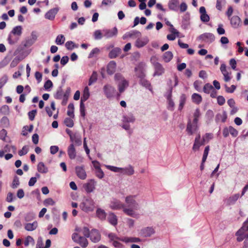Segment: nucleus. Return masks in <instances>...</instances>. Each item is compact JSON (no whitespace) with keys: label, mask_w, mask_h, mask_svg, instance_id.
<instances>
[{"label":"nucleus","mask_w":248,"mask_h":248,"mask_svg":"<svg viewBox=\"0 0 248 248\" xmlns=\"http://www.w3.org/2000/svg\"><path fill=\"white\" fill-rule=\"evenodd\" d=\"M109 207L112 210H123V212L127 216H134V213L132 210L126 208V206L120 200L113 199L109 203Z\"/></svg>","instance_id":"f257e3e1"},{"label":"nucleus","mask_w":248,"mask_h":248,"mask_svg":"<svg viewBox=\"0 0 248 248\" xmlns=\"http://www.w3.org/2000/svg\"><path fill=\"white\" fill-rule=\"evenodd\" d=\"M237 240L241 242L245 239L244 244L246 247H248V218L244 222L242 227L236 232Z\"/></svg>","instance_id":"f03ea898"},{"label":"nucleus","mask_w":248,"mask_h":248,"mask_svg":"<svg viewBox=\"0 0 248 248\" xmlns=\"http://www.w3.org/2000/svg\"><path fill=\"white\" fill-rule=\"evenodd\" d=\"M136 195H129L125 197V202L127 205L126 208L132 210L134 213V216H130L131 217L138 218L139 215L136 212V210L140 209L139 204L135 200Z\"/></svg>","instance_id":"7ed1b4c3"},{"label":"nucleus","mask_w":248,"mask_h":248,"mask_svg":"<svg viewBox=\"0 0 248 248\" xmlns=\"http://www.w3.org/2000/svg\"><path fill=\"white\" fill-rule=\"evenodd\" d=\"M114 80L120 93H124L129 86V81L120 73L115 75Z\"/></svg>","instance_id":"20e7f679"},{"label":"nucleus","mask_w":248,"mask_h":248,"mask_svg":"<svg viewBox=\"0 0 248 248\" xmlns=\"http://www.w3.org/2000/svg\"><path fill=\"white\" fill-rule=\"evenodd\" d=\"M95 202L91 197H87L83 200L80 204V208L84 212L89 213L93 211L95 207Z\"/></svg>","instance_id":"39448f33"},{"label":"nucleus","mask_w":248,"mask_h":248,"mask_svg":"<svg viewBox=\"0 0 248 248\" xmlns=\"http://www.w3.org/2000/svg\"><path fill=\"white\" fill-rule=\"evenodd\" d=\"M38 36L35 31H32L31 36L27 37L23 42V46L28 48L33 45L37 40Z\"/></svg>","instance_id":"423d86ee"},{"label":"nucleus","mask_w":248,"mask_h":248,"mask_svg":"<svg viewBox=\"0 0 248 248\" xmlns=\"http://www.w3.org/2000/svg\"><path fill=\"white\" fill-rule=\"evenodd\" d=\"M199 129L198 123L192 121L191 119H188L186 131L189 135H192Z\"/></svg>","instance_id":"0eeeda50"},{"label":"nucleus","mask_w":248,"mask_h":248,"mask_svg":"<svg viewBox=\"0 0 248 248\" xmlns=\"http://www.w3.org/2000/svg\"><path fill=\"white\" fill-rule=\"evenodd\" d=\"M103 91L107 98L113 97L116 92L115 88L110 84H105L103 88Z\"/></svg>","instance_id":"6e6552de"},{"label":"nucleus","mask_w":248,"mask_h":248,"mask_svg":"<svg viewBox=\"0 0 248 248\" xmlns=\"http://www.w3.org/2000/svg\"><path fill=\"white\" fill-rule=\"evenodd\" d=\"M72 238L74 242L79 244L83 248H86L88 245L87 239L85 237L80 236L77 233H74L72 234Z\"/></svg>","instance_id":"1a4fd4ad"},{"label":"nucleus","mask_w":248,"mask_h":248,"mask_svg":"<svg viewBox=\"0 0 248 248\" xmlns=\"http://www.w3.org/2000/svg\"><path fill=\"white\" fill-rule=\"evenodd\" d=\"M199 39L204 42L211 43L214 41L215 37L212 33L206 32L200 35Z\"/></svg>","instance_id":"9d476101"},{"label":"nucleus","mask_w":248,"mask_h":248,"mask_svg":"<svg viewBox=\"0 0 248 248\" xmlns=\"http://www.w3.org/2000/svg\"><path fill=\"white\" fill-rule=\"evenodd\" d=\"M172 88L170 87V90L166 93L165 96L167 100L168 108L170 110H173L174 103L171 98Z\"/></svg>","instance_id":"9b49d317"},{"label":"nucleus","mask_w":248,"mask_h":248,"mask_svg":"<svg viewBox=\"0 0 248 248\" xmlns=\"http://www.w3.org/2000/svg\"><path fill=\"white\" fill-rule=\"evenodd\" d=\"M220 70L224 76V81L226 82L229 81L231 79V73L227 70L226 65L225 63H222L221 64Z\"/></svg>","instance_id":"f8f14e48"},{"label":"nucleus","mask_w":248,"mask_h":248,"mask_svg":"<svg viewBox=\"0 0 248 248\" xmlns=\"http://www.w3.org/2000/svg\"><path fill=\"white\" fill-rule=\"evenodd\" d=\"M104 36L106 38H109L116 36L118 34V30L116 27H114L111 30H103L102 31Z\"/></svg>","instance_id":"ddd939ff"},{"label":"nucleus","mask_w":248,"mask_h":248,"mask_svg":"<svg viewBox=\"0 0 248 248\" xmlns=\"http://www.w3.org/2000/svg\"><path fill=\"white\" fill-rule=\"evenodd\" d=\"M76 172L78 177L81 180H84L87 177V174L84 166H77L75 168Z\"/></svg>","instance_id":"4468645a"},{"label":"nucleus","mask_w":248,"mask_h":248,"mask_svg":"<svg viewBox=\"0 0 248 248\" xmlns=\"http://www.w3.org/2000/svg\"><path fill=\"white\" fill-rule=\"evenodd\" d=\"M90 238L93 242L97 243L100 241L101 235L97 230L93 229L90 232Z\"/></svg>","instance_id":"2eb2a0df"},{"label":"nucleus","mask_w":248,"mask_h":248,"mask_svg":"<svg viewBox=\"0 0 248 248\" xmlns=\"http://www.w3.org/2000/svg\"><path fill=\"white\" fill-rule=\"evenodd\" d=\"M96 182L94 179H91L89 182L84 185V187L87 193L93 192L95 189Z\"/></svg>","instance_id":"dca6fc26"},{"label":"nucleus","mask_w":248,"mask_h":248,"mask_svg":"<svg viewBox=\"0 0 248 248\" xmlns=\"http://www.w3.org/2000/svg\"><path fill=\"white\" fill-rule=\"evenodd\" d=\"M199 12L201 14L200 19L203 22H207L210 20V17L207 14L205 8L202 6L200 8Z\"/></svg>","instance_id":"f3484780"},{"label":"nucleus","mask_w":248,"mask_h":248,"mask_svg":"<svg viewBox=\"0 0 248 248\" xmlns=\"http://www.w3.org/2000/svg\"><path fill=\"white\" fill-rule=\"evenodd\" d=\"M58 11V8H54L50 9L45 14V18L50 20H53Z\"/></svg>","instance_id":"a211bd4d"},{"label":"nucleus","mask_w":248,"mask_h":248,"mask_svg":"<svg viewBox=\"0 0 248 248\" xmlns=\"http://www.w3.org/2000/svg\"><path fill=\"white\" fill-rule=\"evenodd\" d=\"M154 232V229L152 227H146L141 229L140 234L143 237H149Z\"/></svg>","instance_id":"6ab92c4d"},{"label":"nucleus","mask_w":248,"mask_h":248,"mask_svg":"<svg viewBox=\"0 0 248 248\" xmlns=\"http://www.w3.org/2000/svg\"><path fill=\"white\" fill-rule=\"evenodd\" d=\"M136 76L140 79L143 78L145 77L144 70L142 65L140 64L135 68Z\"/></svg>","instance_id":"aec40b11"},{"label":"nucleus","mask_w":248,"mask_h":248,"mask_svg":"<svg viewBox=\"0 0 248 248\" xmlns=\"http://www.w3.org/2000/svg\"><path fill=\"white\" fill-rule=\"evenodd\" d=\"M67 154L69 157L71 159H74L76 158L77 153L76 149L73 144H71L67 148Z\"/></svg>","instance_id":"412c9836"},{"label":"nucleus","mask_w":248,"mask_h":248,"mask_svg":"<svg viewBox=\"0 0 248 248\" xmlns=\"http://www.w3.org/2000/svg\"><path fill=\"white\" fill-rule=\"evenodd\" d=\"M179 0H170L168 3V7L171 10L177 11L179 9Z\"/></svg>","instance_id":"4be33fe9"},{"label":"nucleus","mask_w":248,"mask_h":248,"mask_svg":"<svg viewBox=\"0 0 248 248\" xmlns=\"http://www.w3.org/2000/svg\"><path fill=\"white\" fill-rule=\"evenodd\" d=\"M229 19L230 20L231 24L233 28H237L239 26L241 21L239 16H234Z\"/></svg>","instance_id":"5701e85b"},{"label":"nucleus","mask_w":248,"mask_h":248,"mask_svg":"<svg viewBox=\"0 0 248 248\" xmlns=\"http://www.w3.org/2000/svg\"><path fill=\"white\" fill-rule=\"evenodd\" d=\"M38 227V223L34 221L32 223H27L24 224V228L27 231H33Z\"/></svg>","instance_id":"b1692460"},{"label":"nucleus","mask_w":248,"mask_h":248,"mask_svg":"<svg viewBox=\"0 0 248 248\" xmlns=\"http://www.w3.org/2000/svg\"><path fill=\"white\" fill-rule=\"evenodd\" d=\"M149 42V39L147 37L142 38H138L136 42V46L138 47H141L146 45Z\"/></svg>","instance_id":"393cba45"},{"label":"nucleus","mask_w":248,"mask_h":248,"mask_svg":"<svg viewBox=\"0 0 248 248\" xmlns=\"http://www.w3.org/2000/svg\"><path fill=\"white\" fill-rule=\"evenodd\" d=\"M134 173V170L133 167L129 165L128 167L125 168H122L121 170V174L126 175H132Z\"/></svg>","instance_id":"a878e982"},{"label":"nucleus","mask_w":248,"mask_h":248,"mask_svg":"<svg viewBox=\"0 0 248 248\" xmlns=\"http://www.w3.org/2000/svg\"><path fill=\"white\" fill-rule=\"evenodd\" d=\"M96 216L99 219L104 220L106 218L107 213L104 210L98 208L96 211Z\"/></svg>","instance_id":"bb28decb"},{"label":"nucleus","mask_w":248,"mask_h":248,"mask_svg":"<svg viewBox=\"0 0 248 248\" xmlns=\"http://www.w3.org/2000/svg\"><path fill=\"white\" fill-rule=\"evenodd\" d=\"M116 63L114 61H111L109 62L107 67V72L108 74H113L116 70Z\"/></svg>","instance_id":"cd10ccee"},{"label":"nucleus","mask_w":248,"mask_h":248,"mask_svg":"<svg viewBox=\"0 0 248 248\" xmlns=\"http://www.w3.org/2000/svg\"><path fill=\"white\" fill-rule=\"evenodd\" d=\"M108 220L109 223L113 226L117 224V217L113 213L110 212L108 214Z\"/></svg>","instance_id":"c85d7f7f"},{"label":"nucleus","mask_w":248,"mask_h":248,"mask_svg":"<svg viewBox=\"0 0 248 248\" xmlns=\"http://www.w3.org/2000/svg\"><path fill=\"white\" fill-rule=\"evenodd\" d=\"M121 241H123L126 243H138L140 242V239L138 237H124L121 238Z\"/></svg>","instance_id":"c756f323"},{"label":"nucleus","mask_w":248,"mask_h":248,"mask_svg":"<svg viewBox=\"0 0 248 248\" xmlns=\"http://www.w3.org/2000/svg\"><path fill=\"white\" fill-rule=\"evenodd\" d=\"M140 83L142 86L144 87L145 88L150 91L152 93H153L151 84L149 81L144 79V78H143L140 79Z\"/></svg>","instance_id":"7c9ffc66"},{"label":"nucleus","mask_w":248,"mask_h":248,"mask_svg":"<svg viewBox=\"0 0 248 248\" xmlns=\"http://www.w3.org/2000/svg\"><path fill=\"white\" fill-rule=\"evenodd\" d=\"M227 118V115L226 111H223L222 113H218L216 116V120L217 121H221L224 123L226 121Z\"/></svg>","instance_id":"2f4dec72"},{"label":"nucleus","mask_w":248,"mask_h":248,"mask_svg":"<svg viewBox=\"0 0 248 248\" xmlns=\"http://www.w3.org/2000/svg\"><path fill=\"white\" fill-rule=\"evenodd\" d=\"M37 170L42 173H46L48 172V168L43 162H39L37 165Z\"/></svg>","instance_id":"473e14b6"},{"label":"nucleus","mask_w":248,"mask_h":248,"mask_svg":"<svg viewBox=\"0 0 248 248\" xmlns=\"http://www.w3.org/2000/svg\"><path fill=\"white\" fill-rule=\"evenodd\" d=\"M22 28L21 26H17L14 27L10 33L16 35L18 37L20 36L22 34Z\"/></svg>","instance_id":"72a5a7b5"},{"label":"nucleus","mask_w":248,"mask_h":248,"mask_svg":"<svg viewBox=\"0 0 248 248\" xmlns=\"http://www.w3.org/2000/svg\"><path fill=\"white\" fill-rule=\"evenodd\" d=\"M121 52V49L119 47L114 48L109 53V57L111 59L116 58Z\"/></svg>","instance_id":"f704fd0d"},{"label":"nucleus","mask_w":248,"mask_h":248,"mask_svg":"<svg viewBox=\"0 0 248 248\" xmlns=\"http://www.w3.org/2000/svg\"><path fill=\"white\" fill-rule=\"evenodd\" d=\"M192 101L197 104H199L202 101V97L199 94L194 93L191 96Z\"/></svg>","instance_id":"c9c22d12"},{"label":"nucleus","mask_w":248,"mask_h":248,"mask_svg":"<svg viewBox=\"0 0 248 248\" xmlns=\"http://www.w3.org/2000/svg\"><path fill=\"white\" fill-rule=\"evenodd\" d=\"M240 195L239 194H235L232 196H231L228 200H227V203L230 204H233L234 203L236 202V201L239 198Z\"/></svg>","instance_id":"e433bc0d"},{"label":"nucleus","mask_w":248,"mask_h":248,"mask_svg":"<svg viewBox=\"0 0 248 248\" xmlns=\"http://www.w3.org/2000/svg\"><path fill=\"white\" fill-rule=\"evenodd\" d=\"M15 36V35H13V34H9L7 39L8 42L9 44L14 45L17 42L18 40V37Z\"/></svg>","instance_id":"4c0bfd02"},{"label":"nucleus","mask_w":248,"mask_h":248,"mask_svg":"<svg viewBox=\"0 0 248 248\" xmlns=\"http://www.w3.org/2000/svg\"><path fill=\"white\" fill-rule=\"evenodd\" d=\"M97 73L95 71H93L90 77L89 80L88 85L89 86L92 85L97 80Z\"/></svg>","instance_id":"58836bf2"},{"label":"nucleus","mask_w":248,"mask_h":248,"mask_svg":"<svg viewBox=\"0 0 248 248\" xmlns=\"http://www.w3.org/2000/svg\"><path fill=\"white\" fill-rule=\"evenodd\" d=\"M90 96V92L89 88L86 86L85 87L83 95L81 98V100L82 101H86Z\"/></svg>","instance_id":"ea45409f"},{"label":"nucleus","mask_w":248,"mask_h":248,"mask_svg":"<svg viewBox=\"0 0 248 248\" xmlns=\"http://www.w3.org/2000/svg\"><path fill=\"white\" fill-rule=\"evenodd\" d=\"M173 58V54L171 51H167L163 55V60L166 62H170Z\"/></svg>","instance_id":"a19ab883"},{"label":"nucleus","mask_w":248,"mask_h":248,"mask_svg":"<svg viewBox=\"0 0 248 248\" xmlns=\"http://www.w3.org/2000/svg\"><path fill=\"white\" fill-rule=\"evenodd\" d=\"M135 118L131 113H129L124 116V122L126 123H133L135 121Z\"/></svg>","instance_id":"79ce46f5"},{"label":"nucleus","mask_w":248,"mask_h":248,"mask_svg":"<svg viewBox=\"0 0 248 248\" xmlns=\"http://www.w3.org/2000/svg\"><path fill=\"white\" fill-rule=\"evenodd\" d=\"M186 101V95L185 94H182L180 97V103L178 107V109L181 110L183 108Z\"/></svg>","instance_id":"37998d69"},{"label":"nucleus","mask_w":248,"mask_h":248,"mask_svg":"<svg viewBox=\"0 0 248 248\" xmlns=\"http://www.w3.org/2000/svg\"><path fill=\"white\" fill-rule=\"evenodd\" d=\"M74 104L72 103H70L68 106V110L67 112V114L71 118H73L74 117Z\"/></svg>","instance_id":"c03bdc74"},{"label":"nucleus","mask_w":248,"mask_h":248,"mask_svg":"<svg viewBox=\"0 0 248 248\" xmlns=\"http://www.w3.org/2000/svg\"><path fill=\"white\" fill-rule=\"evenodd\" d=\"M165 70L159 63H156V76H160L164 73Z\"/></svg>","instance_id":"a18cd8bd"},{"label":"nucleus","mask_w":248,"mask_h":248,"mask_svg":"<svg viewBox=\"0 0 248 248\" xmlns=\"http://www.w3.org/2000/svg\"><path fill=\"white\" fill-rule=\"evenodd\" d=\"M213 86L210 83H206L204 85L203 91L204 93L207 94L210 93L213 90H214Z\"/></svg>","instance_id":"49530a36"},{"label":"nucleus","mask_w":248,"mask_h":248,"mask_svg":"<svg viewBox=\"0 0 248 248\" xmlns=\"http://www.w3.org/2000/svg\"><path fill=\"white\" fill-rule=\"evenodd\" d=\"M65 40V37L63 35L60 34L56 37L55 43L58 45H62Z\"/></svg>","instance_id":"de8ad7c7"},{"label":"nucleus","mask_w":248,"mask_h":248,"mask_svg":"<svg viewBox=\"0 0 248 248\" xmlns=\"http://www.w3.org/2000/svg\"><path fill=\"white\" fill-rule=\"evenodd\" d=\"M193 120L192 121L198 123L199 119L201 116V113L199 108H197L193 113Z\"/></svg>","instance_id":"09e8293b"},{"label":"nucleus","mask_w":248,"mask_h":248,"mask_svg":"<svg viewBox=\"0 0 248 248\" xmlns=\"http://www.w3.org/2000/svg\"><path fill=\"white\" fill-rule=\"evenodd\" d=\"M100 49L97 47L93 48L90 53L88 58H92L97 57L100 53Z\"/></svg>","instance_id":"8fccbe9b"},{"label":"nucleus","mask_w":248,"mask_h":248,"mask_svg":"<svg viewBox=\"0 0 248 248\" xmlns=\"http://www.w3.org/2000/svg\"><path fill=\"white\" fill-rule=\"evenodd\" d=\"M106 168L108 169L109 170L115 172H119L121 173V170H122V168L117 167L110 165H105Z\"/></svg>","instance_id":"3c124183"},{"label":"nucleus","mask_w":248,"mask_h":248,"mask_svg":"<svg viewBox=\"0 0 248 248\" xmlns=\"http://www.w3.org/2000/svg\"><path fill=\"white\" fill-rule=\"evenodd\" d=\"M65 47L68 50H72L75 47L78 48V45H76L73 41H69L65 43Z\"/></svg>","instance_id":"603ef678"},{"label":"nucleus","mask_w":248,"mask_h":248,"mask_svg":"<svg viewBox=\"0 0 248 248\" xmlns=\"http://www.w3.org/2000/svg\"><path fill=\"white\" fill-rule=\"evenodd\" d=\"M204 142L202 141H194V143L192 147L193 150L196 151L199 150L201 146L204 144Z\"/></svg>","instance_id":"864d4df0"},{"label":"nucleus","mask_w":248,"mask_h":248,"mask_svg":"<svg viewBox=\"0 0 248 248\" xmlns=\"http://www.w3.org/2000/svg\"><path fill=\"white\" fill-rule=\"evenodd\" d=\"M24 244L26 247L28 246L30 244H32V245H34V240L31 236H28L25 238Z\"/></svg>","instance_id":"5fc2aeb1"},{"label":"nucleus","mask_w":248,"mask_h":248,"mask_svg":"<svg viewBox=\"0 0 248 248\" xmlns=\"http://www.w3.org/2000/svg\"><path fill=\"white\" fill-rule=\"evenodd\" d=\"M33 126L32 125H30V126H25L23 127V130L22 131V135L23 136H26L28 134V132H31L33 130Z\"/></svg>","instance_id":"6e6d98bb"},{"label":"nucleus","mask_w":248,"mask_h":248,"mask_svg":"<svg viewBox=\"0 0 248 248\" xmlns=\"http://www.w3.org/2000/svg\"><path fill=\"white\" fill-rule=\"evenodd\" d=\"M0 112L3 115L9 114V108L7 105H3L0 108Z\"/></svg>","instance_id":"4d7b16f0"},{"label":"nucleus","mask_w":248,"mask_h":248,"mask_svg":"<svg viewBox=\"0 0 248 248\" xmlns=\"http://www.w3.org/2000/svg\"><path fill=\"white\" fill-rule=\"evenodd\" d=\"M129 33V38H137L139 37L141 35V33L138 31H132L128 32Z\"/></svg>","instance_id":"13d9d810"},{"label":"nucleus","mask_w":248,"mask_h":248,"mask_svg":"<svg viewBox=\"0 0 248 248\" xmlns=\"http://www.w3.org/2000/svg\"><path fill=\"white\" fill-rule=\"evenodd\" d=\"M226 3L225 0H217L216 8L217 10L221 11L222 10V6L224 5Z\"/></svg>","instance_id":"bf43d9fd"},{"label":"nucleus","mask_w":248,"mask_h":248,"mask_svg":"<svg viewBox=\"0 0 248 248\" xmlns=\"http://www.w3.org/2000/svg\"><path fill=\"white\" fill-rule=\"evenodd\" d=\"M8 80V78L7 75H3L0 78V89L4 86V85L7 83Z\"/></svg>","instance_id":"052dcab7"},{"label":"nucleus","mask_w":248,"mask_h":248,"mask_svg":"<svg viewBox=\"0 0 248 248\" xmlns=\"http://www.w3.org/2000/svg\"><path fill=\"white\" fill-rule=\"evenodd\" d=\"M0 123L4 127H7L9 125V120L7 117H3L0 120Z\"/></svg>","instance_id":"680f3d73"},{"label":"nucleus","mask_w":248,"mask_h":248,"mask_svg":"<svg viewBox=\"0 0 248 248\" xmlns=\"http://www.w3.org/2000/svg\"><path fill=\"white\" fill-rule=\"evenodd\" d=\"M64 124L69 127H72L74 125V122L71 118H66L64 121Z\"/></svg>","instance_id":"e2e57ef3"},{"label":"nucleus","mask_w":248,"mask_h":248,"mask_svg":"<svg viewBox=\"0 0 248 248\" xmlns=\"http://www.w3.org/2000/svg\"><path fill=\"white\" fill-rule=\"evenodd\" d=\"M84 102L81 100H80V115L82 117H84L85 116V105L84 104Z\"/></svg>","instance_id":"0e129e2a"},{"label":"nucleus","mask_w":248,"mask_h":248,"mask_svg":"<svg viewBox=\"0 0 248 248\" xmlns=\"http://www.w3.org/2000/svg\"><path fill=\"white\" fill-rule=\"evenodd\" d=\"M229 130L230 131V134L233 137H236L237 136L238 132L232 126H229Z\"/></svg>","instance_id":"69168bd1"},{"label":"nucleus","mask_w":248,"mask_h":248,"mask_svg":"<svg viewBox=\"0 0 248 248\" xmlns=\"http://www.w3.org/2000/svg\"><path fill=\"white\" fill-rule=\"evenodd\" d=\"M101 31L100 30H96L94 32V37L95 39L96 40H100L102 39L103 35Z\"/></svg>","instance_id":"338daca9"},{"label":"nucleus","mask_w":248,"mask_h":248,"mask_svg":"<svg viewBox=\"0 0 248 248\" xmlns=\"http://www.w3.org/2000/svg\"><path fill=\"white\" fill-rule=\"evenodd\" d=\"M63 94L62 90L61 88L58 89L56 94L54 95V97L56 99H61Z\"/></svg>","instance_id":"774afa93"}]
</instances>
